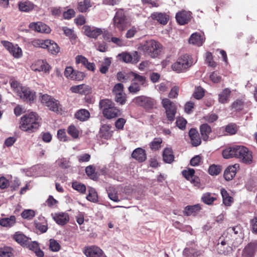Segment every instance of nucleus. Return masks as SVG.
<instances>
[{
  "mask_svg": "<svg viewBox=\"0 0 257 257\" xmlns=\"http://www.w3.org/2000/svg\"><path fill=\"white\" fill-rule=\"evenodd\" d=\"M191 18V12L185 11L179 12L176 15V20L180 25L187 23L190 20Z\"/></svg>",
  "mask_w": 257,
  "mask_h": 257,
  "instance_id": "obj_17",
  "label": "nucleus"
},
{
  "mask_svg": "<svg viewBox=\"0 0 257 257\" xmlns=\"http://www.w3.org/2000/svg\"><path fill=\"white\" fill-rule=\"evenodd\" d=\"M70 90L73 93L81 94H86L90 92L89 86L84 84L73 86L70 88Z\"/></svg>",
  "mask_w": 257,
  "mask_h": 257,
  "instance_id": "obj_22",
  "label": "nucleus"
},
{
  "mask_svg": "<svg viewBox=\"0 0 257 257\" xmlns=\"http://www.w3.org/2000/svg\"><path fill=\"white\" fill-rule=\"evenodd\" d=\"M235 146L229 147L224 150L222 152V156L224 159L236 158Z\"/></svg>",
  "mask_w": 257,
  "mask_h": 257,
  "instance_id": "obj_37",
  "label": "nucleus"
},
{
  "mask_svg": "<svg viewBox=\"0 0 257 257\" xmlns=\"http://www.w3.org/2000/svg\"><path fill=\"white\" fill-rule=\"evenodd\" d=\"M205 61L208 65L211 67H214L215 63L213 60V56L210 52H206L205 55Z\"/></svg>",
  "mask_w": 257,
  "mask_h": 257,
  "instance_id": "obj_57",
  "label": "nucleus"
},
{
  "mask_svg": "<svg viewBox=\"0 0 257 257\" xmlns=\"http://www.w3.org/2000/svg\"><path fill=\"white\" fill-rule=\"evenodd\" d=\"M72 187L74 189L82 193H84L86 191L85 186L76 181L72 183Z\"/></svg>",
  "mask_w": 257,
  "mask_h": 257,
  "instance_id": "obj_49",
  "label": "nucleus"
},
{
  "mask_svg": "<svg viewBox=\"0 0 257 257\" xmlns=\"http://www.w3.org/2000/svg\"><path fill=\"white\" fill-rule=\"evenodd\" d=\"M162 104L166 110L168 120L172 122L175 119L176 113V106L174 103L168 98H164L162 100Z\"/></svg>",
  "mask_w": 257,
  "mask_h": 257,
  "instance_id": "obj_7",
  "label": "nucleus"
},
{
  "mask_svg": "<svg viewBox=\"0 0 257 257\" xmlns=\"http://www.w3.org/2000/svg\"><path fill=\"white\" fill-rule=\"evenodd\" d=\"M84 253L87 257H106L103 255V251L95 246L86 248L84 250Z\"/></svg>",
  "mask_w": 257,
  "mask_h": 257,
  "instance_id": "obj_11",
  "label": "nucleus"
},
{
  "mask_svg": "<svg viewBox=\"0 0 257 257\" xmlns=\"http://www.w3.org/2000/svg\"><path fill=\"white\" fill-rule=\"evenodd\" d=\"M50 249L53 251H58L60 248L59 243L55 239H50Z\"/></svg>",
  "mask_w": 257,
  "mask_h": 257,
  "instance_id": "obj_51",
  "label": "nucleus"
},
{
  "mask_svg": "<svg viewBox=\"0 0 257 257\" xmlns=\"http://www.w3.org/2000/svg\"><path fill=\"white\" fill-rule=\"evenodd\" d=\"M204 42L203 37L199 34L195 33L190 36L189 42L190 44L195 45L198 46H201Z\"/></svg>",
  "mask_w": 257,
  "mask_h": 257,
  "instance_id": "obj_28",
  "label": "nucleus"
},
{
  "mask_svg": "<svg viewBox=\"0 0 257 257\" xmlns=\"http://www.w3.org/2000/svg\"><path fill=\"white\" fill-rule=\"evenodd\" d=\"M239 166L238 164H235L232 166H229L224 171V177L227 181L231 180L235 176L236 171L238 169Z\"/></svg>",
  "mask_w": 257,
  "mask_h": 257,
  "instance_id": "obj_16",
  "label": "nucleus"
},
{
  "mask_svg": "<svg viewBox=\"0 0 257 257\" xmlns=\"http://www.w3.org/2000/svg\"><path fill=\"white\" fill-rule=\"evenodd\" d=\"M85 75L83 72L79 71H74L73 75L71 77V79L76 81H80L83 79Z\"/></svg>",
  "mask_w": 257,
  "mask_h": 257,
  "instance_id": "obj_63",
  "label": "nucleus"
},
{
  "mask_svg": "<svg viewBox=\"0 0 257 257\" xmlns=\"http://www.w3.org/2000/svg\"><path fill=\"white\" fill-rule=\"evenodd\" d=\"M201 209V207L199 204L194 205H188L185 208L184 213L187 216L195 215Z\"/></svg>",
  "mask_w": 257,
  "mask_h": 257,
  "instance_id": "obj_29",
  "label": "nucleus"
},
{
  "mask_svg": "<svg viewBox=\"0 0 257 257\" xmlns=\"http://www.w3.org/2000/svg\"><path fill=\"white\" fill-rule=\"evenodd\" d=\"M18 6L20 11L29 12L34 9L35 5L29 1H24L19 2Z\"/></svg>",
  "mask_w": 257,
  "mask_h": 257,
  "instance_id": "obj_24",
  "label": "nucleus"
},
{
  "mask_svg": "<svg viewBox=\"0 0 257 257\" xmlns=\"http://www.w3.org/2000/svg\"><path fill=\"white\" fill-rule=\"evenodd\" d=\"M236 158H239L245 164L252 162V157L251 153L248 149L243 146H235Z\"/></svg>",
  "mask_w": 257,
  "mask_h": 257,
  "instance_id": "obj_6",
  "label": "nucleus"
},
{
  "mask_svg": "<svg viewBox=\"0 0 257 257\" xmlns=\"http://www.w3.org/2000/svg\"><path fill=\"white\" fill-rule=\"evenodd\" d=\"M13 249L11 247L5 246L0 247L1 257H12L13 254Z\"/></svg>",
  "mask_w": 257,
  "mask_h": 257,
  "instance_id": "obj_39",
  "label": "nucleus"
},
{
  "mask_svg": "<svg viewBox=\"0 0 257 257\" xmlns=\"http://www.w3.org/2000/svg\"><path fill=\"white\" fill-rule=\"evenodd\" d=\"M133 102L135 104L142 106L145 108H151L155 104L154 99L144 95L139 96L133 99Z\"/></svg>",
  "mask_w": 257,
  "mask_h": 257,
  "instance_id": "obj_8",
  "label": "nucleus"
},
{
  "mask_svg": "<svg viewBox=\"0 0 257 257\" xmlns=\"http://www.w3.org/2000/svg\"><path fill=\"white\" fill-rule=\"evenodd\" d=\"M125 15L122 10L116 12L113 18V25L120 31H123L125 27Z\"/></svg>",
  "mask_w": 257,
  "mask_h": 257,
  "instance_id": "obj_9",
  "label": "nucleus"
},
{
  "mask_svg": "<svg viewBox=\"0 0 257 257\" xmlns=\"http://www.w3.org/2000/svg\"><path fill=\"white\" fill-rule=\"evenodd\" d=\"M86 198L88 200L91 202H97L98 200V197L96 191L92 188H90L88 190V194Z\"/></svg>",
  "mask_w": 257,
  "mask_h": 257,
  "instance_id": "obj_42",
  "label": "nucleus"
},
{
  "mask_svg": "<svg viewBox=\"0 0 257 257\" xmlns=\"http://www.w3.org/2000/svg\"><path fill=\"white\" fill-rule=\"evenodd\" d=\"M221 172V167L219 166L212 165L208 169V172L211 175H217Z\"/></svg>",
  "mask_w": 257,
  "mask_h": 257,
  "instance_id": "obj_50",
  "label": "nucleus"
},
{
  "mask_svg": "<svg viewBox=\"0 0 257 257\" xmlns=\"http://www.w3.org/2000/svg\"><path fill=\"white\" fill-rule=\"evenodd\" d=\"M67 133L74 139H77L79 137V132L77 128L73 124L68 127Z\"/></svg>",
  "mask_w": 257,
  "mask_h": 257,
  "instance_id": "obj_41",
  "label": "nucleus"
},
{
  "mask_svg": "<svg viewBox=\"0 0 257 257\" xmlns=\"http://www.w3.org/2000/svg\"><path fill=\"white\" fill-rule=\"evenodd\" d=\"M29 28L33 30L40 33H49L51 31L49 26L41 22L30 23L29 24Z\"/></svg>",
  "mask_w": 257,
  "mask_h": 257,
  "instance_id": "obj_12",
  "label": "nucleus"
},
{
  "mask_svg": "<svg viewBox=\"0 0 257 257\" xmlns=\"http://www.w3.org/2000/svg\"><path fill=\"white\" fill-rule=\"evenodd\" d=\"M176 123L179 128L184 130L185 128L187 121L184 118L179 117L177 118Z\"/></svg>",
  "mask_w": 257,
  "mask_h": 257,
  "instance_id": "obj_61",
  "label": "nucleus"
},
{
  "mask_svg": "<svg viewBox=\"0 0 257 257\" xmlns=\"http://www.w3.org/2000/svg\"><path fill=\"white\" fill-rule=\"evenodd\" d=\"M253 250L250 246L245 247L242 251V255L243 257H253Z\"/></svg>",
  "mask_w": 257,
  "mask_h": 257,
  "instance_id": "obj_55",
  "label": "nucleus"
},
{
  "mask_svg": "<svg viewBox=\"0 0 257 257\" xmlns=\"http://www.w3.org/2000/svg\"><path fill=\"white\" fill-rule=\"evenodd\" d=\"M46 40L36 39L32 41V45L35 47H40L45 49Z\"/></svg>",
  "mask_w": 257,
  "mask_h": 257,
  "instance_id": "obj_54",
  "label": "nucleus"
},
{
  "mask_svg": "<svg viewBox=\"0 0 257 257\" xmlns=\"http://www.w3.org/2000/svg\"><path fill=\"white\" fill-rule=\"evenodd\" d=\"M85 34L92 38H96L102 34V30L100 28L91 27L89 26H84L83 27Z\"/></svg>",
  "mask_w": 257,
  "mask_h": 257,
  "instance_id": "obj_14",
  "label": "nucleus"
},
{
  "mask_svg": "<svg viewBox=\"0 0 257 257\" xmlns=\"http://www.w3.org/2000/svg\"><path fill=\"white\" fill-rule=\"evenodd\" d=\"M151 17L162 25L166 24L169 20L168 16L161 13H154L152 14Z\"/></svg>",
  "mask_w": 257,
  "mask_h": 257,
  "instance_id": "obj_26",
  "label": "nucleus"
},
{
  "mask_svg": "<svg viewBox=\"0 0 257 257\" xmlns=\"http://www.w3.org/2000/svg\"><path fill=\"white\" fill-rule=\"evenodd\" d=\"M111 61L110 58H105L104 59V61L103 62V63L101 64V65L100 67L99 71L102 74H105L109 68V67L110 66L111 64Z\"/></svg>",
  "mask_w": 257,
  "mask_h": 257,
  "instance_id": "obj_40",
  "label": "nucleus"
},
{
  "mask_svg": "<svg viewBox=\"0 0 257 257\" xmlns=\"http://www.w3.org/2000/svg\"><path fill=\"white\" fill-rule=\"evenodd\" d=\"M32 69L35 71L47 72L50 70V66L46 62L39 60L32 65Z\"/></svg>",
  "mask_w": 257,
  "mask_h": 257,
  "instance_id": "obj_18",
  "label": "nucleus"
},
{
  "mask_svg": "<svg viewBox=\"0 0 257 257\" xmlns=\"http://www.w3.org/2000/svg\"><path fill=\"white\" fill-rule=\"evenodd\" d=\"M113 92L115 95L123 93V85L121 83L115 84L113 88Z\"/></svg>",
  "mask_w": 257,
  "mask_h": 257,
  "instance_id": "obj_56",
  "label": "nucleus"
},
{
  "mask_svg": "<svg viewBox=\"0 0 257 257\" xmlns=\"http://www.w3.org/2000/svg\"><path fill=\"white\" fill-rule=\"evenodd\" d=\"M56 165L62 169H67L70 166V162L68 159L60 158L56 161Z\"/></svg>",
  "mask_w": 257,
  "mask_h": 257,
  "instance_id": "obj_38",
  "label": "nucleus"
},
{
  "mask_svg": "<svg viewBox=\"0 0 257 257\" xmlns=\"http://www.w3.org/2000/svg\"><path fill=\"white\" fill-rule=\"evenodd\" d=\"M217 199L216 195L209 192L204 193L202 197V201L206 204L211 205Z\"/></svg>",
  "mask_w": 257,
  "mask_h": 257,
  "instance_id": "obj_33",
  "label": "nucleus"
},
{
  "mask_svg": "<svg viewBox=\"0 0 257 257\" xmlns=\"http://www.w3.org/2000/svg\"><path fill=\"white\" fill-rule=\"evenodd\" d=\"M22 99L26 101H31L34 99V93L29 88L23 87L17 93Z\"/></svg>",
  "mask_w": 257,
  "mask_h": 257,
  "instance_id": "obj_15",
  "label": "nucleus"
},
{
  "mask_svg": "<svg viewBox=\"0 0 257 257\" xmlns=\"http://www.w3.org/2000/svg\"><path fill=\"white\" fill-rule=\"evenodd\" d=\"M21 215L24 219H31L35 216V212L33 210H25L23 211Z\"/></svg>",
  "mask_w": 257,
  "mask_h": 257,
  "instance_id": "obj_52",
  "label": "nucleus"
},
{
  "mask_svg": "<svg viewBox=\"0 0 257 257\" xmlns=\"http://www.w3.org/2000/svg\"><path fill=\"white\" fill-rule=\"evenodd\" d=\"M47 43L45 49H47L48 51L53 55H56L60 51V48L54 41L50 40H46Z\"/></svg>",
  "mask_w": 257,
  "mask_h": 257,
  "instance_id": "obj_25",
  "label": "nucleus"
},
{
  "mask_svg": "<svg viewBox=\"0 0 257 257\" xmlns=\"http://www.w3.org/2000/svg\"><path fill=\"white\" fill-rule=\"evenodd\" d=\"M162 143V140L161 138H155L153 141L151 143L150 146L152 150H157L161 148V145Z\"/></svg>",
  "mask_w": 257,
  "mask_h": 257,
  "instance_id": "obj_46",
  "label": "nucleus"
},
{
  "mask_svg": "<svg viewBox=\"0 0 257 257\" xmlns=\"http://www.w3.org/2000/svg\"><path fill=\"white\" fill-rule=\"evenodd\" d=\"M16 222V218L14 215H11L10 217L0 218V225L3 227H11L15 224Z\"/></svg>",
  "mask_w": 257,
  "mask_h": 257,
  "instance_id": "obj_27",
  "label": "nucleus"
},
{
  "mask_svg": "<svg viewBox=\"0 0 257 257\" xmlns=\"http://www.w3.org/2000/svg\"><path fill=\"white\" fill-rule=\"evenodd\" d=\"M10 82L12 88L17 94L19 92L21 88L23 87L20 83L14 79H11Z\"/></svg>",
  "mask_w": 257,
  "mask_h": 257,
  "instance_id": "obj_48",
  "label": "nucleus"
},
{
  "mask_svg": "<svg viewBox=\"0 0 257 257\" xmlns=\"http://www.w3.org/2000/svg\"><path fill=\"white\" fill-rule=\"evenodd\" d=\"M62 30L64 32V34L67 37H68L69 38L71 39L75 38V36L74 34V31L72 29H69L66 27H64L62 28Z\"/></svg>",
  "mask_w": 257,
  "mask_h": 257,
  "instance_id": "obj_62",
  "label": "nucleus"
},
{
  "mask_svg": "<svg viewBox=\"0 0 257 257\" xmlns=\"http://www.w3.org/2000/svg\"><path fill=\"white\" fill-rule=\"evenodd\" d=\"M113 131L112 130V126L110 124H103L100 128L99 131V137L105 140H108L113 135Z\"/></svg>",
  "mask_w": 257,
  "mask_h": 257,
  "instance_id": "obj_13",
  "label": "nucleus"
},
{
  "mask_svg": "<svg viewBox=\"0 0 257 257\" xmlns=\"http://www.w3.org/2000/svg\"><path fill=\"white\" fill-rule=\"evenodd\" d=\"M53 218L58 224L61 225H63L67 223L69 219L68 215L66 213L55 214L53 216Z\"/></svg>",
  "mask_w": 257,
  "mask_h": 257,
  "instance_id": "obj_23",
  "label": "nucleus"
},
{
  "mask_svg": "<svg viewBox=\"0 0 257 257\" xmlns=\"http://www.w3.org/2000/svg\"><path fill=\"white\" fill-rule=\"evenodd\" d=\"M189 135L193 146L197 147L200 145L201 140L198 131L196 129L191 128L189 132Z\"/></svg>",
  "mask_w": 257,
  "mask_h": 257,
  "instance_id": "obj_21",
  "label": "nucleus"
},
{
  "mask_svg": "<svg viewBox=\"0 0 257 257\" xmlns=\"http://www.w3.org/2000/svg\"><path fill=\"white\" fill-rule=\"evenodd\" d=\"M46 203L49 207H54L56 206L58 201L54 199L52 196L50 195L46 201Z\"/></svg>",
  "mask_w": 257,
  "mask_h": 257,
  "instance_id": "obj_64",
  "label": "nucleus"
},
{
  "mask_svg": "<svg viewBox=\"0 0 257 257\" xmlns=\"http://www.w3.org/2000/svg\"><path fill=\"white\" fill-rule=\"evenodd\" d=\"M107 191L108 193V196L110 199L112 200L114 202H118L119 201L118 199V197L117 195V193L115 190H113V192L110 191V189H107Z\"/></svg>",
  "mask_w": 257,
  "mask_h": 257,
  "instance_id": "obj_60",
  "label": "nucleus"
},
{
  "mask_svg": "<svg viewBox=\"0 0 257 257\" xmlns=\"http://www.w3.org/2000/svg\"><path fill=\"white\" fill-rule=\"evenodd\" d=\"M193 64L192 58L185 54L180 56L172 65L173 71L177 73L185 72Z\"/></svg>",
  "mask_w": 257,
  "mask_h": 257,
  "instance_id": "obj_3",
  "label": "nucleus"
},
{
  "mask_svg": "<svg viewBox=\"0 0 257 257\" xmlns=\"http://www.w3.org/2000/svg\"><path fill=\"white\" fill-rule=\"evenodd\" d=\"M159 48V44L158 42L153 40H149L140 44L138 49L152 57H155L158 55Z\"/></svg>",
  "mask_w": 257,
  "mask_h": 257,
  "instance_id": "obj_5",
  "label": "nucleus"
},
{
  "mask_svg": "<svg viewBox=\"0 0 257 257\" xmlns=\"http://www.w3.org/2000/svg\"><path fill=\"white\" fill-rule=\"evenodd\" d=\"M51 106H47L49 109L54 112H58L61 110V105H60L58 100L55 99H53V102H51Z\"/></svg>",
  "mask_w": 257,
  "mask_h": 257,
  "instance_id": "obj_45",
  "label": "nucleus"
},
{
  "mask_svg": "<svg viewBox=\"0 0 257 257\" xmlns=\"http://www.w3.org/2000/svg\"><path fill=\"white\" fill-rule=\"evenodd\" d=\"M129 75L134 77V79L128 88V91L133 94L137 93L141 90L142 86H145L146 85V78L145 76L140 75L134 72H131Z\"/></svg>",
  "mask_w": 257,
  "mask_h": 257,
  "instance_id": "obj_4",
  "label": "nucleus"
},
{
  "mask_svg": "<svg viewBox=\"0 0 257 257\" xmlns=\"http://www.w3.org/2000/svg\"><path fill=\"white\" fill-rule=\"evenodd\" d=\"M99 107L103 116L107 119H110L120 115V110L109 99L101 100L99 103Z\"/></svg>",
  "mask_w": 257,
  "mask_h": 257,
  "instance_id": "obj_2",
  "label": "nucleus"
},
{
  "mask_svg": "<svg viewBox=\"0 0 257 257\" xmlns=\"http://www.w3.org/2000/svg\"><path fill=\"white\" fill-rule=\"evenodd\" d=\"M119 59L125 63H136L140 59V56L137 51L132 53L123 52L118 55Z\"/></svg>",
  "mask_w": 257,
  "mask_h": 257,
  "instance_id": "obj_10",
  "label": "nucleus"
},
{
  "mask_svg": "<svg viewBox=\"0 0 257 257\" xmlns=\"http://www.w3.org/2000/svg\"><path fill=\"white\" fill-rule=\"evenodd\" d=\"M194 173L195 171L193 169H189L188 170H184L182 171V174L186 179L190 180L191 183L193 184L194 186H198V179L195 177Z\"/></svg>",
  "mask_w": 257,
  "mask_h": 257,
  "instance_id": "obj_19",
  "label": "nucleus"
},
{
  "mask_svg": "<svg viewBox=\"0 0 257 257\" xmlns=\"http://www.w3.org/2000/svg\"><path fill=\"white\" fill-rule=\"evenodd\" d=\"M220 191L223 204L226 206H230L233 201V198L229 196V194L225 189H221Z\"/></svg>",
  "mask_w": 257,
  "mask_h": 257,
  "instance_id": "obj_35",
  "label": "nucleus"
},
{
  "mask_svg": "<svg viewBox=\"0 0 257 257\" xmlns=\"http://www.w3.org/2000/svg\"><path fill=\"white\" fill-rule=\"evenodd\" d=\"M41 119L36 112L31 111L27 113L21 118L20 128L28 133L35 132L40 126Z\"/></svg>",
  "mask_w": 257,
  "mask_h": 257,
  "instance_id": "obj_1",
  "label": "nucleus"
},
{
  "mask_svg": "<svg viewBox=\"0 0 257 257\" xmlns=\"http://www.w3.org/2000/svg\"><path fill=\"white\" fill-rule=\"evenodd\" d=\"M164 161L168 164L172 163L174 160V156L172 150L170 148H166L164 149L163 153Z\"/></svg>",
  "mask_w": 257,
  "mask_h": 257,
  "instance_id": "obj_31",
  "label": "nucleus"
},
{
  "mask_svg": "<svg viewBox=\"0 0 257 257\" xmlns=\"http://www.w3.org/2000/svg\"><path fill=\"white\" fill-rule=\"evenodd\" d=\"M53 98L52 96L48 94H42L41 96V102L45 105L46 106H51V102H53Z\"/></svg>",
  "mask_w": 257,
  "mask_h": 257,
  "instance_id": "obj_47",
  "label": "nucleus"
},
{
  "mask_svg": "<svg viewBox=\"0 0 257 257\" xmlns=\"http://www.w3.org/2000/svg\"><path fill=\"white\" fill-rule=\"evenodd\" d=\"M91 6L90 0H84L78 3L77 9L81 13H85Z\"/></svg>",
  "mask_w": 257,
  "mask_h": 257,
  "instance_id": "obj_36",
  "label": "nucleus"
},
{
  "mask_svg": "<svg viewBox=\"0 0 257 257\" xmlns=\"http://www.w3.org/2000/svg\"><path fill=\"white\" fill-rule=\"evenodd\" d=\"M132 156L139 162H144L147 158L146 151L141 148L136 149L132 153Z\"/></svg>",
  "mask_w": 257,
  "mask_h": 257,
  "instance_id": "obj_20",
  "label": "nucleus"
},
{
  "mask_svg": "<svg viewBox=\"0 0 257 257\" xmlns=\"http://www.w3.org/2000/svg\"><path fill=\"white\" fill-rule=\"evenodd\" d=\"M200 131L203 140L207 141L209 139V135L211 133V127L206 123L203 124L200 127Z\"/></svg>",
  "mask_w": 257,
  "mask_h": 257,
  "instance_id": "obj_32",
  "label": "nucleus"
},
{
  "mask_svg": "<svg viewBox=\"0 0 257 257\" xmlns=\"http://www.w3.org/2000/svg\"><path fill=\"white\" fill-rule=\"evenodd\" d=\"M75 117L82 121L87 120L90 117L89 112L85 109H81L77 111L75 114Z\"/></svg>",
  "mask_w": 257,
  "mask_h": 257,
  "instance_id": "obj_34",
  "label": "nucleus"
},
{
  "mask_svg": "<svg viewBox=\"0 0 257 257\" xmlns=\"http://www.w3.org/2000/svg\"><path fill=\"white\" fill-rule=\"evenodd\" d=\"M9 52L16 58H20L22 56V51L18 45H14Z\"/></svg>",
  "mask_w": 257,
  "mask_h": 257,
  "instance_id": "obj_43",
  "label": "nucleus"
},
{
  "mask_svg": "<svg viewBox=\"0 0 257 257\" xmlns=\"http://www.w3.org/2000/svg\"><path fill=\"white\" fill-rule=\"evenodd\" d=\"M231 90L228 88L224 89L218 95V101L221 103H226L229 100Z\"/></svg>",
  "mask_w": 257,
  "mask_h": 257,
  "instance_id": "obj_30",
  "label": "nucleus"
},
{
  "mask_svg": "<svg viewBox=\"0 0 257 257\" xmlns=\"http://www.w3.org/2000/svg\"><path fill=\"white\" fill-rule=\"evenodd\" d=\"M36 228L39 230L41 233H44L48 230V226L47 223L42 224L40 222H35Z\"/></svg>",
  "mask_w": 257,
  "mask_h": 257,
  "instance_id": "obj_59",
  "label": "nucleus"
},
{
  "mask_svg": "<svg viewBox=\"0 0 257 257\" xmlns=\"http://www.w3.org/2000/svg\"><path fill=\"white\" fill-rule=\"evenodd\" d=\"M13 238L18 243L22 245L26 244L27 241V237L25 235L18 232L15 233Z\"/></svg>",
  "mask_w": 257,
  "mask_h": 257,
  "instance_id": "obj_44",
  "label": "nucleus"
},
{
  "mask_svg": "<svg viewBox=\"0 0 257 257\" xmlns=\"http://www.w3.org/2000/svg\"><path fill=\"white\" fill-rule=\"evenodd\" d=\"M204 95V91L203 89L201 87H197L195 88L193 95L194 97L197 99H200Z\"/></svg>",
  "mask_w": 257,
  "mask_h": 257,
  "instance_id": "obj_53",
  "label": "nucleus"
},
{
  "mask_svg": "<svg viewBox=\"0 0 257 257\" xmlns=\"http://www.w3.org/2000/svg\"><path fill=\"white\" fill-rule=\"evenodd\" d=\"M126 122V120L123 118H118L115 122V127L117 130H122Z\"/></svg>",
  "mask_w": 257,
  "mask_h": 257,
  "instance_id": "obj_58",
  "label": "nucleus"
}]
</instances>
